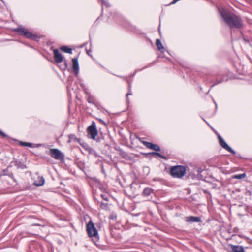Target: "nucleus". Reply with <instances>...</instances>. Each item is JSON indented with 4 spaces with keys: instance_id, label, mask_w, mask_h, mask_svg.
<instances>
[{
    "instance_id": "nucleus-18",
    "label": "nucleus",
    "mask_w": 252,
    "mask_h": 252,
    "mask_svg": "<svg viewBox=\"0 0 252 252\" xmlns=\"http://www.w3.org/2000/svg\"><path fill=\"white\" fill-rule=\"evenodd\" d=\"M142 143L147 148L151 149L152 144L151 143L147 141H142Z\"/></svg>"
},
{
    "instance_id": "nucleus-5",
    "label": "nucleus",
    "mask_w": 252,
    "mask_h": 252,
    "mask_svg": "<svg viewBox=\"0 0 252 252\" xmlns=\"http://www.w3.org/2000/svg\"><path fill=\"white\" fill-rule=\"evenodd\" d=\"M49 154L52 158L56 159L61 160L63 158V154L57 149H51Z\"/></svg>"
},
{
    "instance_id": "nucleus-16",
    "label": "nucleus",
    "mask_w": 252,
    "mask_h": 252,
    "mask_svg": "<svg viewBox=\"0 0 252 252\" xmlns=\"http://www.w3.org/2000/svg\"><path fill=\"white\" fill-rule=\"evenodd\" d=\"M245 177H246V174L244 173V174H242L234 175L232 177V178H235V179H241L245 178Z\"/></svg>"
},
{
    "instance_id": "nucleus-13",
    "label": "nucleus",
    "mask_w": 252,
    "mask_h": 252,
    "mask_svg": "<svg viewBox=\"0 0 252 252\" xmlns=\"http://www.w3.org/2000/svg\"><path fill=\"white\" fill-rule=\"evenodd\" d=\"M61 49L64 52L68 53L70 54L72 53V49L71 48H68V47L63 46L61 48Z\"/></svg>"
},
{
    "instance_id": "nucleus-17",
    "label": "nucleus",
    "mask_w": 252,
    "mask_h": 252,
    "mask_svg": "<svg viewBox=\"0 0 252 252\" xmlns=\"http://www.w3.org/2000/svg\"><path fill=\"white\" fill-rule=\"evenodd\" d=\"M151 149H153L157 151H160V147L157 145L152 144Z\"/></svg>"
},
{
    "instance_id": "nucleus-19",
    "label": "nucleus",
    "mask_w": 252,
    "mask_h": 252,
    "mask_svg": "<svg viewBox=\"0 0 252 252\" xmlns=\"http://www.w3.org/2000/svg\"><path fill=\"white\" fill-rule=\"evenodd\" d=\"M22 144L23 145L26 146H29V147H31L32 146V144L30 143L23 142V143H22Z\"/></svg>"
},
{
    "instance_id": "nucleus-1",
    "label": "nucleus",
    "mask_w": 252,
    "mask_h": 252,
    "mask_svg": "<svg viewBox=\"0 0 252 252\" xmlns=\"http://www.w3.org/2000/svg\"><path fill=\"white\" fill-rule=\"evenodd\" d=\"M220 14L224 22L231 28L240 29L243 26L241 19L238 16L224 10H220Z\"/></svg>"
},
{
    "instance_id": "nucleus-2",
    "label": "nucleus",
    "mask_w": 252,
    "mask_h": 252,
    "mask_svg": "<svg viewBox=\"0 0 252 252\" xmlns=\"http://www.w3.org/2000/svg\"><path fill=\"white\" fill-rule=\"evenodd\" d=\"M186 170L183 166H175L171 168L170 170L171 175L175 178H180L183 177L186 174Z\"/></svg>"
},
{
    "instance_id": "nucleus-15",
    "label": "nucleus",
    "mask_w": 252,
    "mask_h": 252,
    "mask_svg": "<svg viewBox=\"0 0 252 252\" xmlns=\"http://www.w3.org/2000/svg\"><path fill=\"white\" fill-rule=\"evenodd\" d=\"M156 45L158 46L159 50L162 49L163 47L161 44V41L159 39H157L156 40Z\"/></svg>"
},
{
    "instance_id": "nucleus-10",
    "label": "nucleus",
    "mask_w": 252,
    "mask_h": 252,
    "mask_svg": "<svg viewBox=\"0 0 252 252\" xmlns=\"http://www.w3.org/2000/svg\"><path fill=\"white\" fill-rule=\"evenodd\" d=\"M44 183V179L42 177L37 176L35 179L34 184L37 186H42Z\"/></svg>"
},
{
    "instance_id": "nucleus-23",
    "label": "nucleus",
    "mask_w": 252,
    "mask_h": 252,
    "mask_svg": "<svg viewBox=\"0 0 252 252\" xmlns=\"http://www.w3.org/2000/svg\"><path fill=\"white\" fill-rule=\"evenodd\" d=\"M129 95H131V94H130V93H127V94H126V97H128V96Z\"/></svg>"
},
{
    "instance_id": "nucleus-4",
    "label": "nucleus",
    "mask_w": 252,
    "mask_h": 252,
    "mask_svg": "<svg viewBox=\"0 0 252 252\" xmlns=\"http://www.w3.org/2000/svg\"><path fill=\"white\" fill-rule=\"evenodd\" d=\"M87 230L90 237H97L98 235L97 231L92 221H90L87 225Z\"/></svg>"
},
{
    "instance_id": "nucleus-22",
    "label": "nucleus",
    "mask_w": 252,
    "mask_h": 252,
    "mask_svg": "<svg viewBox=\"0 0 252 252\" xmlns=\"http://www.w3.org/2000/svg\"><path fill=\"white\" fill-rule=\"evenodd\" d=\"M179 0H174L173 2H172V4H175Z\"/></svg>"
},
{
    "instance_id": "nucleus-9",
    "label": "nucleus",
    "mask_w": 252,
    "mask_h": 252,
    "mask_svg": "<svg viewBox=\"0 0 252 252\" xmlns=\"http://www.w3.org/2000/svg\"><path fill=\"white\" fill-rule=\"evenodd\" d=\"M185 220L188 222H199L200 218L197 217L189 216L185 218Z\"/></svg>"
},
{
    "instance_id": "nucleus-12",
    "label": "nucleus",
    "mask_w": 252,
    "mask_h": 252,
    "mask_svg": "<svg viewBox=\"0 0 252 252\" xmlns=\"http://www.w3.org/2000/svg\"><path fill=\"white\" fill-rule=\"evenodd\" d=\"M233 252H245L244 248L240 246H231Z\"/></svg>"
},
{
    "instance_id": "nucleus-21",
    "label": "nucleus",
    "mask_w": 252,
    "mask_h": 252,
    "mask_svg": "<svg viewBox=\"0 0 252 252\" xmlns=\"http://www.w3.org/2000/svg\"><path fill=\"white\" fill-rule=\"evenodd\" d=\"M0 134L3 137L6 136L5 134L0 130Z\"/></svg>"
},
{
    "instance_id": "nucleus-7",
    "label": "nucleus",
    "mask_w": 252,
    "mask_h": 252,
    "mask_svg": "<svg viewBox=\"0 0 252 252\" xmlns=\"http://www.w3.org/2000/svg\"><path fill=\"white\" fill-rule=\"evenodd\" d=\"M53 52L55 61L58 63L62 62L63 58L59 51L57 49H55L54 50Z\"/></svg>"
},
{
    "instance_id": "nucleus-11",
    "label": "nucleus",
    "mask_w": 252,
    "mask_h": 252,
    "mask_svg": "<svg viewBox=\"0 0 252 252\" xmlns=\"http://www.w3.org/2000/svg\"><path fill=\"white\" fill-rule=\"evenodd\" d=\"M72 66L73 69L77 74L79 71V65L77 59L74 58L72 59Z\"/></svg>"
},
{
    "instance_id": "nucleus-6",
    "label": "nucleus",
    "mask_w": 252,
    "mask_h": 252,
    "mask_svg": "<svg viewBox=\"0 0 252 252\" xmlns=\"http://www.w3.org/2000/svg\"><path fill=\"white\" fill-rule=\"evenodd\" d=\"M88 134L90 135L91 137L94 139L95 137L97 135V131L95 127V125L93 123L88 128Z\"/></svg>"
},
{
    "instance_id": "nucleus-3",
    "label": "nucleus",
    "mask_w": 252,
    "mask_h": 252,
    "mask_svg": "<svg viewBox=\"0 0 252 252\" xmlns=\"http://www.w3.org/2000/svg\"><path fill=\"white\" fill-rule=\"evenodd\" d=\"M15 31L18 32L20 34L24 36L31 39H34L35 35H33L31 32L23 27H19L15 30Z\"/></svg>"
},
{
    "instance_id": "nucleus-14",
    "label": "nucleus",
    "mask_w": 252,
    "mask_h": 252,
    "mask_svg": "<svg viewBox=\"0 0 252 252\" xmlns=\"http://www.w3.org/2000/svg\"><path fill=\"white\" fill-rule=\"evenodd\" d=\"M152 192V189L151 188H145L143 191V193L145 195H149Z\"/></svg>"
},
{
    "instance_id": "nucleus-20",
    "label": "nucleus",
    "mask_w": 252,
    "mask_h": 252,
    "mask_svg": "<svg viewBox=\"0 0 252 252\" xmlns=\"http://www.w3.org/2000/svg\"><path fill=\"white\" fill-rule=\"evenodd\" d=\"M152 154H153V155H158V156H159L160 157L163 158V157L160 154L158 153H153Z\"/></svg>"
},
{
    "instance_id": "nucleus-8",
    "label": "nucleus",
    "mask_w": 252,
    "mask_h": 252,
    "mask_svg": "<svg viewBox=\"0 0 252 252\" xmlns=\"http://www.w3.org/2000/svg\"><path fill=\"white\" fill-rule=\"evenodd\" d=\"M219 139L220 144L221 145V146L223 148L225 149L229 152L234 153L233 150L226 143V142L224 141V140L221 137L219 136Z\"/></svg>"
}]
</instances>
